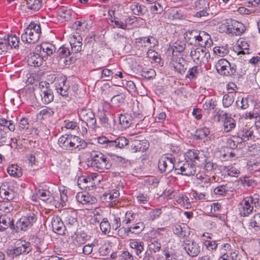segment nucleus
<instances>
[{"instance_id": "f257e3e1", "label": "nucleus", "mask_w": 260, "mask_h": 260, "mask_svg": "<svg viewBox=\"0 0 260 260\" xmlns=\"http://www.w3.org/2000/svg\"><path fill=\"white\" fill-rule=\"evenodd\" d=\"M87 165L99 172L109 170L112 166L111 160L99 151H92L87 159Z\"/></svg>"}, {"instance_id": "f03ea898", "label": "nucleus", "mask_w": 260, "mask_h": 260, "mask_svg": "<svg viewBox=\"0 0 260 260\" xmlns=\"http://www.w3.org/2000/svg\"><path fill=\"white\" fill-rule=\"evenodd\" d=\"M41 34L40 24L31 22L22 34L21 40L23 42L34 44L39 40Z\"/></svg>"}, {"instance_id": "7ed1b4c3", "label": "nucleus", "mask_w": 260, "mask_h": 260, "mask_svg": "<svg viewBox=\"0 0 260 260\" xmlns=\"http://www.w3.org/2000/svg\"><path fill=\"white\" fill-rule=\"evenodd\" d=\"M32 247L29 242L25 240H19L15 244L14 248L7 249V255L14 258L22 254H26L31 251Z\"/></svg>"}, {"instance_id": "20e7f679", "label": "nucleus", "mask_w": 260, "mask_h": 260, "mask_svg": "<svg viewBox=\"0 0 260 260\" xmlns=\"http://www.w3.org/2000/svg\"><path fill=\"white\" fill-rule=\"evenodd\" d=\"M217 72L221 75L230 77L235 75L237 66L235 63H231L228 60L222 58L218 60L215 64Z\"/></svg>"}, {"instance_id": "39448f33", "label": "nucleus", "mask_w": 260, "mask_h": 260, "mask_svg": "<svg viewBox=\"0 0 260 260\" xmlns=\"http://www.w3.org/2000/svg\"><path fill=\"white\" fill-rule=\"evenodd\" d=\"M98 141L99 144L105 145V148L110 149L124 148L129 143L128 140L124 137H118L114 140L102 137L99 138Z\"/></svg>"}, {"instance_id": "423d86ee", "label": "nucleus", "mask_w": 260, "mask_h": 260, "mask_svg": "<svg viewBox=\"0 0 260 260\" xmlns=\"http://www.w3.org/2000/svg\"><path fill=\"white\" fill-rule=\"evenodd\" d=\"M185 160H187L197 166H201L206 162V155L202 150L189 149L184 154Z\"/></svg>"}, {"instance_id": "0eeeda50", "label": "nucleus", "mask_w": 260, "mask_h": 260, "mask_svg": "<svg viewBox=\"0 0 260 260\" xmlns=\"http://www.w3.org/2000/svg\"><path fill=\"white\" fill-rule=\"evenodd\" d=\"M175 157L171 154H167L161 157L158 164L159 170L161 173H170L175 168Z\"/></svg>"}, {"instance_id": "6e6552de", "label": "nucleus", "mask_w": 260, "mask_h": 260, "mask_svg": "<svg viewBox=\"0 0 260 260\" xmlns=\"http://www.w3.org/2000/svg\"><path fill=\"white\" fill-rule=\"evenodd\" d=\"M78 113L80 119L85 122L88 127L92 128H95L96 119L95 115L91 109L83 108L80 109Z\"/></svg>"}, {"instance_id": "1a4fd4ad", "label": "nucleus", "mask_w": 260, "mask_h": 260, "mask_svg": "<svg viewBox=\"0 0 260 260\" xmlns=\"http://www.w3.org/2000/svg\"><path fill=\"white\" fill-rule=\"evenodd\" d=\"M182 246L187 254L190 257L197 256L201 251L199 244L193 240H184L182 242Z\"/></svg>"}, {"instance_id": "9d476101", "label": "nucleus", "mask_w": 260, "mask_h": 260, "mask_svg": "<svg viewBox=\"0 0 260 260\" xmlns=\"http://www.w3.org/2000/svg\"><path fill=\"white\" fill-rule=\"evenodd\" d=\"M226 33L239 36L242 34L245 30V26L241 22L235 20H228L225 24Z\"/></svg>"}, {"instance_id": "9b49d317", "label": "nucleus", "mask_w": 260, "mask_h": 260, "mask_svg": "<svg viewBox=\"0 0 260 260\" xmlns=\"http://www.w3.org/2000/svg\"><path fill=\"white\" fill-rule=\"evenodd\" d=\"M40 89V95L42 102L44 104L50 103L54 99V95L52 90L49 87L48 83H40L39 84Z\"/></svg>"}, {"instance_id": "f8f14e48", "label": "nucleus", "mask_w": 260, "mask_h": 260, "mask_svg": "<svg viewBox=\"0 0 260 260\" xmlns=\"http://www.w3.org/2000/svg\"><path fill=\"white\" fill-rule=\"evenodd\" d=\"M196 166L193 164L186 160L185 162L183 164L182 166L177 165L175 168V171L177 174H181L182 175L190 176L194 175L196 173Z\"/></svg>"}, {"instance_id": "ddd939ff", "label": "nucleus", "mask_w": 260, "mask_h": 260, "mask_svg": "<svg viewBox=\"0 0 260 260\" xmlns=\"http://www.w3.org/2000/svg\"><path fill=\"white\" fill-rule=\"evenodd\" d=\"M55 85L57 92L67 101H70L71 99L69 94L70 85L67 80H60L58 82L55 83Z\"/></svg>"}, {"instance_id": "4468645a", "label": "nucleus", "mask_w": 260, "mask_h": 260, "mask_svg": "<svg viewBox=\"0 0 260 260\" xmlns=\"http://www.w3.org/2000/svg\"><path fill=\"white\" fill-rule=\"evenodd\" d=\"M36 51L39 52L44 57L52 55L56 51L55 45L52 44L45 42L36 47Z\"/></svg>"}, {"instance_id": "2eb2a0df", "label": "nucleus", "mask_w": 260, "mask_h": 260, "mask_svg": "<svg viewBox=\"0 0 260 260\" xmlns=\"http://www.w3.org/2000/svg\"><path fill=\"white\" fill-rule=\"evenodd\" d=\"M170 64L175 71L181 74H183L186 70V60L182 57L173 56L171 60Z\"/></svg>"}, {"instance_id": "dca6fc26", "label": "nucleus", "mask_w": 260, "mask_h": 260, "mask_svg": "<svg viewBox=\"0 0 260 260\" xmlns=\"http://www.w3.org/2000/svg\"><path fill=\"white\" fill-rule=\"evenodd\" d=\"M27 63L31 67H37L41 66L43 62V56L36 50L30 53L27 56Z\"/></svg>"}, {"instance_id": "f3484780", "label": "nucleus", "mask_w": 260, "mask_h": 260, "mask_svg": "<svg viewBox=\"0 0 260 260\" xmlns=\"http://www.w3.org/2000/svg\"><path fill=\"white\" fill-rule=\"evenodd\" d=\"M52 228L53 232L58 235H64L66 226L61 219L58 216H53L51 219Z\"/></svg>"}, {"instance_id": "a211bd4d", "label": "nucleus", "mask_w": 260, "mask_h": 260, "mask_svg": "<svg viewBox=\"0 0 260 260\" xmlns=\"http://www.w3.org/2000/svg\"><path fill=\"white\" fill-rule=\"evenodd\" d=\"M77 202L83 204H93L96 202V199L86 192H78L76 197Z\"/></svg>"}, {"instance_id": "6ab92c4d", "label": "nucleus", "mask_w": 260, "mask_h": 260, "mask_svg": "<svg viewBox=\"0 0 260 260\" xmlns=\"http://www.w3.org/2000/svg\"><path fill=\"white\" fill-rule=\"evenodd\" d=\"M148 141L135 140L132 142L131 149L133 152H144L148 148Z\"/></svg>"}, {"instance_id": "aec40b11", "label": "nucleus", "mask_w": 260, "mask_h": 260, "mask_svg": "<svg viewBox=\"0 0 260 260\" xmlns=\"http://www.w3.org/2000/svg\"><path fill=\"white\" fill-rule=\"evenodd\" d=\"M174 234L179 238L184 239L190 235L189 228L186 224H176L173 228Z\"/></svg>"}, {"instance_id": "412c9836", "label": "nucleus", "mask_w": 260, "mask_h": 260, "mask_svg": "<svg viewBox=\"0 0 260 260\" xmlns=\"http://www.w3.org/2000/svg\"><path fill=\"white\" fill-rule=\"evenodd\" d=\"M129 246L132 250V252L135 253L139 257H142V253L144 250V243L143 242L132 240L129 242Z\"/></svg>"}, {"instance_id": "4be33fe9", "label": "nucleus", "mask_w": 260, "mask_h": 260, "mask_svg": "<svg viewBox=\"0 0 260 260\" xmlns=\"http://www.w3.org/2000/svg\"><path fill=\"white\" fill-rule=\"evenodd\" d=\"M87 235L83 231H77L71 236V239L75 245H81L87 240Z\"/></svg>"}, {"instance_id": "5701e85b", "label": "nucleus", "mask_w": 260, "mask_h": 260, "mask_svg": "<svg viewBox=\"0 0 260 260\" xmlns=\"http://www.w3.org/2000/svg\"><path fill=\"white\" fill-rule=\"evenodd\" d=\"M73 136L72 135H62L58 140L59 146L63 149L72 150Z\"/></svg>"}, {"instance_id": "b1692460", "label": "nucleus", "mask_w": 260, "mask_h": 260, "mask_svg": "<svg viewBox=\"0 0 260 260\" xmlns=\"http://www.w3.org/2000/svg\"><path fill=\"white\" fill-rule=\"evenodd\" d=\"M8 228L14 230V220L6 214L2 215L0 216V231H4Z\"/></svg>"}, {"instance_id": "393cba45", "label": "nucleus", "mask_w": 260, "mask_h": 260, "mask_svg": "<svg viewBox=\"0 0 260 260\" xmlns=\"http://www.w3.org/2000/svg\"><path fill=\"white\" fill-rule=\"evenodd\" d=\"M190 55L193 59H197L199 61H203L205 58L207 59L210 56L209 52L206 51V49L203 48L191 51Z\"/></svg>"}, {"instance_id": "a878e982", "label": "nucleus", "mask_w": 260, "mask_h": 260, "mask_svg": "<svg viewBox=\"0 0 260 260\" xmlns=\"http://www.w3.org/2000/svg\"><path fill=\"white\" fill-rule=\"evenodd\" d=\"M62 216L67 226H70L77 224V215L75 211L71 210L66 211L64 212Z\"/></svg>"}, {"instance_id": "bb28decb", "label": "nucleus", "mask_w": 260, "mask_h": 260, "mask_svg": "<svg viewBox=\"0 0 260 260\" xmlns=\"http://www.w3.org/2000/svg\"><path fill=\"white\" fill-rule=\"evenodd\" d=\"M199 39L197 45L200 46L203 48L206 49L210 47L213 44L210 36L204 31H201V35Z\"/></svg>"}, {"instance_id": "cd10ccee", "label": "nucleus", "mask_w": 260, "mask_h": 260, "mask_svg": "<svg viewBox=\"0 0 260 260\" xmlns=\"http://www.w3.org/2000/svg\"><path fill=\"white\" fill-rule=\"evenodd\" d=\"M241 205L242 207L240 210V214L242 216H248L253 210V206H251L250 201L247 198L243 201Z\"/></svg>"}, {"instance_id": "c85d7f7f", "label": "nucleus", "mask_w": 260, "mask_h": 260, "mask_svg": "<svg viewBox=\"0 0 260 260\" xmlns=\"http://www.w3.org/2000/svg\"><path fill=\"white\" fill-rule=\"evenodd\" d=\"M82 38L78 36V37H74L70 42L71 50L74 53H78L82 50Z\"/></svg>"}, {"instance_id": "c756f323", "label": "nucleus", "mask_w": 260, "mask_h": 260, "mask_svg": "<svg viewBox=\"0 0 260 260\" xmlns=\"http://www.w3.org/2000/svg\"><path fill=\"white\" fill-rule=\"evenodd\" d=\"M223 116L224 117L223 121L224 131L228 133L235 127L236 121L231 117L228 116L226 113L223 114Z\"/></svg>"}, {"instance_id": "7c9ffc66", "label": "nucleus", "mask_w": 260, "mask_h": 260, "mask_svg": "<svg viewBox=\"0 0 260 260\" xmlns=\"http://www.w3.org/2000/svg\"><path fill=\"white\" fill-rule=\"evenodd\" d=\"M119 196V192L118 190H113L111 192L103 194L101 198L103 202L112 203L115 202Z\"/></svg>"}, {"instance_id": "2f4dec72", "label": "nucleus", "mask_w": 260, "mask_h": 260, "mask_svg": "<svg viewBox=\"0 0 260 260\" xmlns=\"http://www.w3.org/2000/svg\"><path fill=\"white\" fill-rule=\"evenodd\" d=\"M148 246L150 251L157 252L160 251L161 245L157 238L151 237L148 240Z\"/></svg>"}, {"instance_id": "473e14b6", "label": "nucleus", "mask_w": 260, "mask_h": 260, "mask_svg": "<svg viewBox=\"0 0 260 260\" xmlns=\"http://www.w3.org/2000/svg\"><path fill=\"white\" fill-rule=\"evenodd\" d=\"M7 172L11 176L15 178L20 177L22 175L21 168L15 164L9 166L7 168Z\"/></svg>"}, {"instance_id": "72a5a7b5", "label": "nucleus", "mask_w": 260, "mask_h": 260, "mask_svg": "<svg viewBox=\"0 0 260 260\" xmlns=\"http://www.w3.org/2000/svg\"><path fill=\"white\" fill-rule=\"evenodd\" d=\"M87 145V143L78 136H74L72 143V150L77 149L80 150L84 149Z\"/></svg>"}, {"instance_id": "f704fd0d", "label": "nucleus", "mask_w": 260, "mask_h": 260, "mask_svg": "<svg viewBox=\"0 0 260 260\" xmlns=\"http://www.w3.org/2000/svg\"><path fill=\"white\" fill-rule=\"evenodd\" d=\"M138 43H148L149 45H144L145 46H149V47H153L158 44V40L156 39L155 37H153L152 36H149L147 38L146 37H141L138 39H137Z\"/></svg>"}, {"instance_id": "c9c22d12", "label": "nucleus", "mask_w": 260, "mask_h": 260, "mask_svg": "<svg viewBox=\"0 0 260 260\" xmlns=\"http://www.w3.org/2000/svg\"><path fill=\"white\" fill-rule=\"evenodd\" d=\"M119 120L122 128L124 129L129 127L132 122V116L128 114H121L119 115Z\"/></svg>"}, {"instance_id": "e433bc0d", "label": "nucleus", "mask_w": 260, "mask_h": 260, "mask_svg": "<svg viewBox=\"0 0 260 260\" xmlns=\"http://www.w3.org/2000/svg\"><path fill=\"white\" fill-rule=\"evenodd\" d=\"M22 217L25 223H26V224H27L26 225L28 229H30L32 227L37 220V217L36 214L31 212H29L22 216Z\"/></svg>"}, {"instance_id": "4c0bfd02", "label": "nucleus", "mask_w": 260, "mask_h": 260, "mask_svg": "<svg viewBox=\"0 0 260 260\" xmlns=\"http://www.w3.org/2000/svg\"><path fill=\"white\" fill-rule=\"evenodd\" d=\"M22 217L25 223H26V224H27L26 225L28 229H30L32 227L37 220V217L36 214L31 212H29L22 216Z\"/></svg>"}, {"instance_id": "58836bf2", "label": "nucleus", "mask_w": 260, "mask_h": 260, "mask_svg": "<svg viewBox=\"0 0 260 260\" xmlns=\"http://www.w3.org/2000/svg\"><path fill=\"white\" fill-rule=\"evenodd\" d=\"M0 193L4 194V199L8 200H12L15 197V192L12 189L8 188L7 185L5 184L1 186Z\"/></svg>"}, {"instance_id": "ea45409f", "label": "nucleus", "mask_w": 260, "mask_h": 260, "mask_svg": "<svg viewBox=\"0 0 260 260\" xmlns=\"http://www.w3.org/2000/svg\"><path fill=\"white\" fill-rule=\"evenodd\" d=\"M131 7L134 14L136 15H144L147 11V9L145 6L139 5L137 3H133Z\"/></svg>"}, {"instance_id": "a19ab883", "label": "nucleus", "mask_w": 260, "mask_h": 260, "mask_svg": "<svg viewBox=\"0 0 260 260\" xmlns=\"http://www.w3.org/2000/svg\"><path fill=\"white\" fill-rule=\"evenodd\" d=\"M191 5L192 7L197 10L209 8V3L207 0H195Z\"/></svg>"}, {"instance_id": "79ce46f5", "label": "nucleus", "mask_w": 260, "mask_h": 260, "mask_svg": "<svg viewBox=\"0 0 260 260\" xmlns=\"http://www.w3.org/2000/svg\"><path fill=\"white\" fill-rule=\"evenodd\" d=\"M100 227L102 233L104 235L109 234L112 229L111 223L107 218H104L100 222Z\"/></svg>"}, {"instance_id": "37998d69", "label": "nucleus", "mask_w": 260, "mask_h": 260, "mask_svg": "<svg viewBox=\"0 0 260 260\" xmlns=\"http://www.w3.org/2000/svg\"><path fill=\"white\" fill-rule=\"evenodd\" d=\"M26 4L29 9L38 11L42 6V0H26Z\"/></svg>"}, {"instance_id": "c03bdc74", "label": "nucleus", "mask_w": 260, "mask_h": 260, "mask_svg": "<svg viewBox=\"0 0 260 260\" xmlns=\"http://www.w3.org/2000/svg\"><path fill=\"white\" fill-rule=\"evenodd\" d=\"M145 225L143 222H139L128 227L129 232L135 234H140L143 231Z\"/></svg>"}, {"instance_id": "a18cd8bd", "label": "nucleus", "mask_w": 260, "mask_h": 260, "mask_svg": "<svg viewBox=\"0 0 260 260\" xmlns=\"http://www.w3.org/2000/svg\"><path fill=\"white\" fill-rule=\"evenodd\" d=\"M8 47L12 48L13 47L16 48L19 46V38L15 35H9L7 39L6 40Z\"/></svg>"}, {"instance_id": "49530a36", "label": "nucleus", "mask_w": 260, "mask_h": 260, "mask_svg": "<svg viewBox=\"0 0 260 260\" xmlns=\"http://www.w3.org/2000/svg\"><path fill=\"white\" fill-rule=\"evenodd\" d=\"M25 222L21 217L19 219H18L16 224H14V230H15L16 232H19L20 231H26L28 229L27 227V224H26Z\"/></svg>"}, {"instance_id": "de8ad7c7", "label": "nucleus", "mask_w": 260, "mask_h": 260, "mask_svg": "<svg viewBox=\"0 0 260 260\" xmlns=\"http://www.w3.org/2000/svg\"><path fill=\"white\" fill-rule=\"evenodd\" d=\"M125 98L123 94H115L112 97L111 102L114 106L119 107L124 103Z\"/></svg>"}, {"instance_id": "09e8293b", "label": "nucleus", "mask_w": 260, "mask_h": 260, "mask_svg": "<svg viewBox=\"0 0 260 260\" xmlns=\"http://www.w3.org/2000/svg\"><path fill=\"white\" fill-rule=\"evenodd\" d=\"M210 134L209 128L206 127L198 129L195 133V137L198 140H201L207 137Z\"/></svg>"}, {"instance_id": "8fccbe9b", "label": "nucleus", "mask_w": 260, "mask_h": 260, "mask_svg": "<svg viewBox=\"0 0 260 260\" xmlns=\"http://www.w3.org/2000/svg\"><path fill=\"white\" fill-rule=\"evenodd\" d=\"M186 47V44L181 41H176L174 43L173 46L172 47V53L173 56H175L174 53L175 52L181 53L183 52Z\"/></svg>"}, {"instance_id": "3c124183", "label": "nucleus", "mask_w": 260, "mask_h": 260, "mask_svg": "<svg viewBox=\"0 0 260 260\" xmlns=\"http://www.w3.org/2000/svg\"><path fill=\"white\" fill-rule=\"evenodd\" d=\"M54 114V111L52 108L46 107L40 111L38 116L41 117L42 119H45L52 116Z\"/></svg>"}, {"instance_id": "603ef678", "label": "nucleus", "mask_w": 260, "mask_h": 260, "mask_svg": "<svg viewBox=\"0 0 260 260\" xmlns=\"http://www.w3.org/2000/svg\"><path fill=\"white\" fill-rule=\"evenodd\" d=\"M141 75L147 79H150L155 76L156 73L152 69L144 68L142 70Z\"/></svg>"}, {"instance_id": "864d4df0", "label": "nucleus", "mask_w": 260, "mask_h": 260, "mask_svg": "<svg viewBox=\"0 0 260 260\" xmlns=\"http://www.w3.org/2000/svg\"><path fill=\"white\" fill-rule=\"evenodd\" d=\"M92 181L90 177H80L78 180V185L82 189L89 187L88 183Z\"/></svg>"}, {"instance_id": "5fc2aeb1", "label": "nucleus", "mask_w": 260, "mask_h": 260, "mask_svg": "<svg viewBox=\"0 0 260 260\" xmlns=\"http://www.w3.org/2000/svg\"><path fill=\"white\" fill-rule=\"evenodd\" d=\"M239 42V43L238 45L241 50L239 52L238 54H249V46L247 42L245 40H241Z\"/></svg>"}, {"instance_id": "6e6d98bb", "label": "nucleus", "mask_w": 260, "mask_h": 260, "mask_svg": "<svg viewBox=\"0 0 260 260\" xmlns=\"http://www.w3.org/2000/svg\"><path fill=\"white\" fill-rule=\"evenodd\" d=\"M199 74V67L194 66L192 68L189 69L187 74L186 75V77L189 78L190 80L195 79L197 78L198 75Z\"/></svg>"}, {"instance_id": "4d7b16f0", "label": "nucleus", "mask_w": 260, "mask_h": 260, "mask_svg": "<svg viewBox=\"0 0 260 260\" xmlns=\"http://www.w3.org/2000/svg\"><path fill=\"white\" fill-rule=\"evenodd\" d=\"M217 106V102L215 100H213L212 99L206 100L205 104L203 105V108L206 110H214Z\"/></svg>"}, {"instance_id": "13d9d810", "label": "nucleus", "mask_w": 260, "mask_h": 260, "mask_svg": "<svg viewBox=\"0 0 260 260\" xmlns=\"http://www.w3.org/2000/svg\"><path fill=\"white\" fill-rule=\"evenodd\" d=\"M136 216L137 214L133 212L127 211L125 213L124 219L122 220V222L125 224L130 223L135 220Z\"/></svg>"}, {"instance_id": "bf43d9fd", "label": "nucleus", "mask_w": 260, "mask_h": 260, "mask_svg": "<svg viewBox=\"0 0 260 260\" xmlns=\"http://www.w3.org/2000/svg\"><path fill=\"white\" fill-rule=\"evenodd\" d=\"M197 34V30H188L184 34V38L189 44L194 41V37Z\"/></svg>"}, {"instance_id": "052dcab7", "label": "nucleus", "mask_w": 260, "mask_h": 260, "mask_svg": "<svg viewBox=\"0 0 260 260\" xmlns=\"http://www.w3.org/2000/svg\"><path fill=\"white\" fill-rule=\"evenodd\" d=\"M113 72L108 69H104L101 71V78L105 81H109L113 78Z\"/></svg>"}, {"instance_id": "680f3d73", "label": "nucleus", "mask_w": 260, "mask_h": 260, "mask_svg": "<svg viewBox=\"0 0 260 260\" xmlns=\"http://www.w3.org/2000/svg\"><path fill=\"white\" fill-rule=\"evenodd\" d=\"M228 191V187L224 185H219L214 189V193L219 196H224Z\"/></svg>"}, {"instance_id": "e2e57ef3", "label": "nucleus", "mask_w": 260, "mask_h": 260, "mask_svg": "<svg viewBox=\"0 0 260 260\" xmlns=\"http://www.w3.org/2000/svg\"><path fill=\"white\" fill-rule=\"evenodd\" d=\"M161 214V210L156 208L152 210L148 213V218L149 220H154L158 218Z\"/></svg>"}, {"instance_id": "0e129e2a", "label": "nucleus", "mask_w": 260, "mask_h": 260, "mask_svg": "<svg viewBox=\"0 0 260 260\" xmlns=\"http://www.w3.org/2000/svg\"><path fill=\"white\" fill-rule=\"evenodd\" d=\"M57 53L60 57H67L71 55V51L69 47L64 46L60 47L58 50Z\"/></svg>"}, {"instance_id": "69168bd1", "label": "nucleus", "mask_w": 260, "mask_h": 260, "mask_svg": "<svg viewBox=\"0 0 260 260\" xmlns=\"http://www.w3.org/2000/svg\"><path fill=\"white\" fill-rule=\"evenodd\" d=\"M38 195L42 200L47 201L50 198L51 194L49 191L43 189L39 190Z\"/></svg>"}, {"instance_id": "338daca9", "label": "nucleus", "mask_w": 260, "mask_h": 260, "mask_svg": "<svg viewBox=\"0 0 260 260\" xmlns=\"http://www.w3.org/2000/svg\"><path fill=\"white\" fill-rule=\"evenodd\" d=\"M213 51L216 54L220 56H224L229 52L228 49L223 46H216L214 48Z\"/></svg>"}, {"instance_id": "774afa93", "label": "nucleus", "mask_w": 260, "mask_h": 260, "mask_svg": "<svg viewBox=\"0 0 260 260\" xmlns=\"http://www.w3.org/2000/svg\"><path fill=\"white\" fill-rule=\"evenodd\" d=\"M238 137L241 138L242 141H246L248 140L249 137L252 135V132L248 130H243L238 133Z\"/></svg>"}]
</instances>
